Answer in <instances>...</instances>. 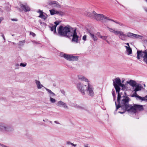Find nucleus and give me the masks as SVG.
Returning <instances> with one entry per match:
<instances>
[{
    "label": "nucleus",
    "instance_id": "obj_23",
    "mask_svg": "<svg viewBox=\"0 0 147 147\" xmlns=\"http://www.w3.org/2000/svg\"><path fill=\"white\" fill-rule=\"evenodd\" d=\"M136 88H135L134 91H135V93L134 94H133L132 96V97H134L135 96L136 97V96L138 95L137 94L136 92L137 91L140 90H141V87L139 86H136Z\"/></svg>",
    "mask_w": 147,
    "mask_h": 147
},
{
    "label": "nucleus",
    "instance_id": "obj_37",
    "mask_svg": "<svg viewBox=\"0 0 147 147\" xmlns=\"http://www.w3.org/2000/svg\"><path fill=\"white\" fill-rule=\"evenodd\" d=\"M30 34L33 37L35 36L36 35L35 33L32 32H30Z\"/></svg>",
    "mask_w": 147,
    "mask_h": 147
},
{
    "label": "nucleus",
    "instance_id": "obj_53",
    "mask_svg": "<svg viewBox=\"0 0 147 147\" xmlns=\"http://www.w3.org/2000/svg\"><path fill=\"white\" fill-rule=\"evenodd\" d=\"M12 35L13 36H14V34H12Z\"/></svg>",
    "mask_w": 147,
    "mask_h": 147
},
{
    "label": "nucleus",
    "instance_id": "obj_15",
    "mask_svg": "<svg viewBox=\"0 0 147 147\" xmlns=\"http://www.w3.org/2000/svg\"><path fill=\"white\" fill-rule=\"evenodd\" d=\"M87 33L90 36L94 41H96L98 39L97 37L94 36L93 34L90 30H87Z\"/></svg>",
    "mask_w": 147,
    "mask_h": 147
},
{
    "label": "nucleus",
    "instance_id": "obj_38",
    "mask_svg": "<svg viewBox=\"0 0 147 147\" xmlns=\"http://www.w3.org/2000/svg\"><path fill=\"white\" fill-rule=\"evenodd\" d=\"M1 34H2L1 36L3 37V39L4 40V42H5V38L4 35L2 33H1Z\"/></svg>",
    "mask_w": 147,
    "mask_h": 147
},
{
    "label": "nucleus",
    "instance_id": "obj_49",
    "mask_svg": "<svg viewBox=\"0 0 147 147\" xmlns=\"http://www.w3.org/2000/svg\"><path fill=\"white\" fill-rule=\"evenodd\" d=\"M119 113H121V114H123V113H124V112H122L119 111Z\"/></svg>",
    "mask_w": 147,
    "mask_h": 147
},
{
    "label": "nucleus",
    "instance_id": "obj_21",
    "mask_svg": "<svg viewBox=\"0 0 147 147\" xmlns=\"http://www.w3.org/2000/svg\"><path fill=\"white\" fill-rule=\"evenodd\" d=\"M71 55H70L67 54H64L62 56V57H64L66 59L71 61Z\"/></svg>",
    "mask_w": 147,
    "mask_h": 147
},
{
    "label": "nucleus",
    "instance_id": "obj_36",
    "mask_svg": "<svg viewBox=\"0 0 147 147\" xmlns=\"http://www.w3.org/2000/svg\"><path fill=\"white\" fill-rule=\"evenodd\" d=\"M87 36L86 35H84L82 37V39L84 41H85L86 40Z\"/></svg>",
    "mask_w": 147,
    "mask_h": 147
},
{
    "label": "nucleus",
    "instance_id": "obj_13",
    "mask_svg": "<svg viewBox=\"0 0 147 147\" xmlns=\"http://www.w3.org/2000/svg\"><path fill=\"white\" fill-rule=\"evenodd\" d=\"M57 106L60 107H63L65 109H68V107L66 103L62 101H58L57 103Z\"/></svg>",
    "mask_w": 147,
    "mask_h": 147
},
{
    "label": "nucleus",
    "instance_id": "obj_20",
    "mask_svg": "<svg viewBox=\"0 0 147 147\" xmlns=\"http://www.w3.org/2000/svg\"><path fill=\"white\" fill-rule=\"evenodd\" d=\"M127 83L133 87L136 86V83L135 81L131 80L129 81H127Z\"/></svg>",
    "mask_w": 147,
    "mask_h": 147
},
{
    "label": "nucleus",
    "instance_id": "obj_12",
    "mask_svg": "<svg viewBox=\"0 0 147 147\" xmlns=\"http://www.w3.org/2000/svg\"><path fill=\"white\" fill-rule=\"evenodd\" d=\"M127 36L133 38H141L142 36L139 35L133 34L130 32H127L126 34Z\"/></svg>",
    "mask_w": 147,
    "mask_h": 147
},
{
    "label": "nucleus",
    "instance_id": "obj_45",
    "mask_svg": "<svg viewBox=\"0 0 147 147\" xmlns=\"http://www.w3.org/2000/svg\"><path fill=\"white\" fill-rule=\"evenodd\" d=\"M118 24L121 26H123V24L120 22H119V23H118Z\"/></svg>",
    "mask_w": 147,
    "mask_h": 147
},
{
    "label": "nucleus",
    "instance_id": "obj_39",
    "mask_svg": "<svg viewBox=\"0 0 147 147\" xmlns=\"http://www.w3.org/2000/svg\"><path fill=\"white\" fill-rule=\"evenodd\" d=\"M143 9H144V10L147 13V7H143Z\"/></svg>",
    "mask_w": 147,
    "mask_h": 147
},
{
    "label": "nucleus",
    "instance_id": "obj_9",
    "mask_svg": "<svg viewBox=\"0 0 147 147\" xmlns=\"http://www.w3.org/2000/svg\"><path fill=\"white\" fill-rule=\"evenodd\" d=\"M121 84V80L119 78H115L114 81H113V84L117 92H119L120 88L119 86Z\"/></svg>",
    "mask_w": 147,
    "mask_h": 147
},
{
    "label": "nucleus",
    "instance_id": "obj_44",
    "mask_svg": "<svg viewBox=\"0 0 147 147\" xmlns=\"http://www.w3.org/2000/svg\"><path fill=\"white\" fill-rule=\"evenodd\" d=\"M11 20H12V21H18V20L17 19H11Z\"/></svg>",
    "mask_w": 147,
    "mask_h": 147
},
{
    "label": "nucleus",
    "instance_id": "obj_18",
    "mask_svg": "<svg viewBox=\"0 0 147 147\" xmlns=\"http://www.w3.org/2000/svg\"><path fill=\"white\" fill-rule=\"evenodd\" d=\"M44 88L46 90L48 93L49 94V97H54L55 95V94L52 92L49 89L47 88L44 87Z\"/></svg>",
    "mask_w": 147,
    "mask_h": 147
},
{
    "label": "nucleus",
    "instance_id": "obj_54",
    "mask_svg": "<svg viewBox=\"0 0 147 147\" xmlns=\"http://www.w3.org/2000/svg\"><path fill=\"white\" fill-rule=\"evenodd\" d=\"M43 121H45L44 120H43Z\"/></svg>",
    "mask_w": 147,
    "mask_h": 147
},
{
    "label": "nucleus",
    "instance_id": "obj_10",
    "mask_svg": "<svg viewBox=\"0 0 147 147\" xmlns=\"http://www.w3.org/2000/svg\"><path fill=\"white\" fill-rule=\"evenodd\" d=\"M87 88L86 90L87 93L89 96H92L94 95V88L91 85H90L89 83H88Z\"/></svg>",
    "mask_w": 147,
    "mask_h": 147
},
{
    "label": "nucleus",
    "instance_id": "obj_56",
    "mask_svg": "<svg viewBox=\"0 0 147 147\" xmlns=\"http://www.w3.org/2000/svg\"><path fill=\"white\" fill-rule=\"evenodd\" d=\"M123 81H122V83H123Z\"/></svg>",
    "mask_w": 147,
    "mask_h": 147
},
{
    "label": "nucleus",
    "instance_id": "obj_3",
    "mask_svg": "<svg viewBox=\"0 0 147 147\" xmlns=\"http://www.w3.org/2000/svg\"><path fill=\"white\" fill-rule=\"evenodd\" d=\"M85 14L88 16L96 19L97 20H103L104 19L107 20L109 19V18L102 14L97 13L95 11L92 12V15H91L90 12H86Z\"/></svg>",
    "mask_w": 147,
    "mask_h": 147
},
{
    "label": "nucleus",
    "instance_id": "obj_35",
    "mask_svg": "<svg viewBox=\"0 0 147 147\" xmlns=\"http://www.w3.org/2000/svg\"><path fill=\"white\" fill-rule=\"evenodd\" d=\"M108 20L114 22H115L117 24H118V23H119V22H117V21H115V20H113L111 19H110L109 18V19H108Z\"/></svg>",
    "mask_w": 147,
    "mask_h": 147
},
{
    "label": "nucleus",
    "instance_id": "obj_33",
    "mask_svg": "<svg viewBox=\"0 0 147 147\" xmlns=\"http://www.w3.org/2000/svg\"><path fill=\"white\" fill-rule=\"evenodd\" d=\"M27 63H21L20 64V66L23 67H25Z\"/></svg>",
    "mask_w": 147,
    "mask_h": 147
},
{
    "label": "nucleus",
    "instance_id": "obj_29",
    "mask_svg": "<svg viewBox=\"0 0 147 147\" xmlns=\"http://www.w3.org/2000/svg\"><path fill=\"white\" fill-rule=\"evenodd\" d=\"M56 11L54 9H51L49 10L50 12V13L51 14V15H53L55 14V12Z\"/></svg>",
    "mask_w": 147,
    "mask_h": 147
},
{
    "label": "nucleus",
    "instance_id": "obj_2",
    "mask_svg": "<svg viewBox=\"0 0 147 147\" xmlns=\"http://www.w3.org/2000/svg\"><path fill=\"white\" fill-rule=\"evenodd\" d=\"M130 99L128 96L123 95L121 96L119 92L118 93L117 101L118 104L117 105L116 102L115 104L116 107V110H117L120 107H122L125 111H129V110L131 105H129V102Z\"/></svg>",
    "mask_w": 147,
    "mask_h": 147
},
{
    "label": "nucleus",
    "instance_id": "obj_6",
    "mask_svg": "<svg viewBox=\"0 0 147 147\" xmlns=\"http://www.w3.org/2000/svg\"><path fill=\"white\" fill-rule=\"evenodd\" d=\"M140 57H143L144 58L143 61L147 64V50L144 51H137V58L140 59Z\"/></svg>",
    "mask_w": 147,
    "mask_h": 147
},
{
    "label": "nucleus",
    "instance_id": "obj_19",
    "mask_svg": "<svg viewBox=\"0 0 147 147\" xmlns=\"http://www.w3.org/2000/svg\"><path fill=\"white\" fill-rule=\"evenodd\" d=\"M78 78L80 80L85 81L86 82H88V80L85 77L82 75H78Z\"/></svg>",
    "mask_w": 147,
    "mask_h": 147
},
{
    "label": "nucleus",
    "instance_id": "obj_4",
    "mask_svg": "<svg viewBox=\"0 0 147 147\" xmlns=\"http://www.w3.org/2000/svg\"><path fill=\"white\" fill-rule=\"evenodd\" d=\"M14 130L13 127L7 125L3 122H0V131L3 132L10 133Z\"/></svg>",
    "mask_w": 147,
    "mask_h": 147
},
{
    "label": "nucleus",
    "instance_id": "obj_50",
    "mask_svg": "<svg viewBox=\"0 0 147 147\" xmlns=\"http://www.w3.org/2000/svg\"><path fill=\"white\" fill-rule=\"evenodd\" d=\"M84 147H88V146L87 145H85Z\"/></svg>",
    "mask_w": 147,
    "mask_h": 147
},
{
    "label": "nucleus",
    "instance_id": "obj_46",
    "mask_svg": "<svg viewBox=\"0 0 147 147\" xmlns=\"http://www.w3.org/2000/svg\"><path fill=\"white\" fill-rule=\"evenodd\" d=\"M33 42L34 44H38V42H37L35 41H34Z\"/></svg>",
    "mask_w": 147,
    "mask_h": 147
},
{
    "label": "nucleus",
    "instance_id": "obj_11",
    "mask_svg": "<svg viewBox=\"0 0 147 147\" xmlns=\"http://www.w3.org/2000/svg\"><path fill=\"white\" fill-rule=\"evenodd\" d=\"M48 3L49 5L52 6L53 7L59 8L61 7V5L59 3L55 1H48Z\"/></svg>",
    "mask_w": 147,
    "mask_h": 147
},
{
    "label": "nucleus",
    "instance_id": "obj_24",
    "mask_svg": "<svg viewBox=\"0 0 147 147\" xmlns=\"http://www.w3.org/2000/svg\"><path fill=\"white\" fill-rule=\"evenodd\" d=\"M136 97L138 98L139 99L141 100H147V96H146L145 97H142L139 95H137L136 96Z\"/></svg>",
    "mask_w": 147,
    "mask_h": 147
},
{
    "label": "nucleus",
    "instance_id": "obj_16",
    "mask_svg": "<svg viewBox=\"0 0 147 147\" xmlns=\"http://www.w3.org/2000/svg\"><path fill=\"white\" fill-rule=\"evenodd\" d=\"M34 82L38 89H41L43 87V86L41 84L39 80H35Z\"/></svg>",
    "mask_w": 147,
    "mask_h": 147
},
{
    "label": "nucleus",
    "instance_id": "obj_47",
    "mask_svg": "<svg viewBox=\"0 0 147 147\" xmlns=\"http://www.w3.org/2000/svg\"><path fill=\"white\" fill-rule=\"evenodd\" d=\"M71 145L75 147L76 146V144H75L72 143H71Z\"/></svg>",
    "mask_w": 147,
    "mask_h": 147
},
{
    "label": "nucleus",
    "instance_id": "obj_52",
    "mask_svg": "<svg viewBox=\"0 0 147 147\" xmlns=\"http://www.w3.org/2000/svg\"><path fill=\"white\" fill-rule=\"evenodd\" d=\"M50 122L51 123H52V121H50Z\"/></svg>",
    "mask_w": 147,
    "mask_h": 147
},
{
    "label": "nucleus",
    "instance_id": "obj_31",
    "mask_svg": "<svg viewBox=\"0 0 147 147\" xmlns=\"http://www.w3.org/2000/svg\"><path fill=\"white\" fill-rule=\"evenodd\" d=\"M119 86L121 87L124 90L126 89L127 88H126L125 85L122 84H121Z\"/></svg>",
    "mask_w": 147,
    "mask_h": 147
},
{
    "label": "nucleus",
    "instance_id": "obj_17",
    "mask_svg": "<svg viewBox=\"0 0 147 147\" xmlns=\"http://www.w3.org/2000/svg\"><path fill=\"white\" fill-rule=\"evenodd\" d=\"M37 12L40 13V15L38 16L39 17L44 20L46 19L47 17V16H46V14L40 10H39V11Z\"/></svg>",
    "mask_w": 147,
    "mask_h": 147
},
{
    "label": "nucleus",
    "instance_id": "obj_14",
    "mask_svg": "<svg viewBox=\"0 0 147 147\" xmlns=\"http://www.w3.org/2000/svg\"><path fill=\"white\" fill-rule=\"evenodd\" d=\"M21 7L26 12L30 10V8L29 6L26 4H23L20 3Z\"/></svg>",
    "mask_w": 147,
    "mask_h": 147
},
{
    "label": "nucleus",
    "instance_id": "obj_42",
    "mask_svg": "<svg viewBox=\"0 0 147 147\" xmlns=\"http://www.w3.org/2000/svg\"><path fill=\"white\" fill-rule=\"evenodd\" d=\"M54 122L56 124L61 125L60 123H59V122H58L57 121H54Z\"/></svg>",
    "mask_w": 147,
    "mask_h": 147
},
{
    "label": "nucleus",
    "instance_id": "obj_43",
    "mask_svg": "<svg viewBox=\"0 0 147 147\" xmlns=\"http://www.w3.org/2000/svg\"><path fill=\"white\" fill-rule=\"evenodd\" d=\"M66 144H67L68 145H71V143L69 141H68L67 142Z\"/></svg>",
    "mask_w": 147,
    "mask_h": 147
},
{
    "label": "nucleus",
    "instance_id": "obj_30",
    "mask_svg": "<svg viewBox=\"0 0 147 147\" xmlns=\"http://www.w3.org/2000/svg\"><path fill=\"white\" fill-rule=\"evenodd\" d=\"M25 40L20 41L19 42V45L20 46L23 45L25 43Z\"/></svg>",
    "mask_w": 147,
    "mask_h": 147
},
{
    "label": "nucleus",
    "instance_id": "obj_8",
    "mask_svg": "<svg viewBox=\"0 0 147 147\" xmlns=\"http://www.w3.org/2000/svg\"><path fill=\"white\" fill-rule=\"evenodd\" d=\"M130 107L128 112L134 113L138 111H142L144 109L143 106L136 104L134 105V106L131 105Z\"/></svg>",
    "mask_w": 147,
    "mask_h": 147
},
{
    "label": "nucleus",
    "instance_id": "obj_55",
    "mask_svg": "<svg viewBox=\"0 0 147 147\" xmlns=\"http://www.w3.org/2000/svg\"><path fill=\"white\" fill-rule=\"evenodd\" d=\"M145 1H146V2H147V0H145Z\"/></svg>",
    "mask_w": 147,
    "mask_h": 147
},
{
    "label": "nucleus",
    "instance_id": "obj_5",
    "mask_svg": "<svg viewBox=\"0 0 147 147\" xmlns=\"http://www.w3.org/2000/svg\"><path fill=\"white\" fill-rule=\"evenodd\" d=\"M108 28L110 32L114 33L115 35L118 36L119 38L122 40H126V35L122 31L115 30L114 29L112 28L109 27Z\"/></svg>",
    "mask_w": 147,
    "mask_h": 147
},
{
    "label": "nucleus",
    "instance_id": "obj_32",
    "mask_svg": "<svg viewBox=\"0 0 147 147\" xmlns=\"http://www.w3.org/2000/svg\"><path fill=\"white\" fill-rule=\"evenodd\" d=\"M55 14H59V15H62V12L61 11H56Z\"/></svg>",
    "mask_w": 147,
    "mask_h": 147
},
{
    "label": "nucleus",
    "instance_id": "obj_51",
    "mask_svg": "<svg viewBox=\"0 0 147 147\" xmlns=\"http://www.w3.org/2000/svg\"><path fill=\"white\" fill-rule=\"evenodd\" d=\"M12 43L13 44V45H15V43L14 42H12Z\"/></svg>",
    "mask_w": 147,
    "mask_h": 147
},
{
    "label": "nucleus",
    "instance_id": "obj_48",
    "mask_svg": "<svg viewBox=\"0 0 147 147\" xmlns=\"http://www.w3.org/2000/svg\"><path fill=\"white\" fill-rule=\"evenodd\" d=\"M125 44L127 45V47H130L129 43H125Z\"/></svg>",
    "mask_w": 147,
    "mask_h": 147
},
{
    "label": "nucleus",
    "instance_id": "obj_22",
    "mask_svg": "<svg viewBox=\"0 0 147 147\" xmlns=\"http://www.w3.org/2000/svg\"><path fill=\"white\" fill-rule=\"evenodd\" d=\"M126 49L127 54L128 55H129L132 53V51L130 47H129L126 46H125Z\"/></svg>",
    "mask_w": 147,
    "mask_h": 147
},
{
    "label": "nucleus",
    "instance_id": "obj_7",
    "mask_svg": "<svg viewBox=\"0 0 147 147\" xmlns=\"http://www.w3.org/2000/svg\"><path fill=\"white\" fill-rule=\"evenodd\" d=\"M87 82L86 84H84L82 83H79L77 84V88L78 90L82 93L83 95L85 94V92L86 91V90L87 88L88 83Z\"/></svg>",
    "mask_w": 147,
    "mask_h": 147
},
{
    "label": "nucleus",
    "instance_id": "obj_26",
    "mask_svg": "<svg viewBox=\"0 0 147 147\" xmlns=\"http://www.w3.org/2000/svg\"><path fill=\"white\" fill-rule=\"evenodd\" d=\"M107 36H100V38H102V39L105 40H106V42L109 44V42L107 40Z\"/></svg>",
    "mask_w": 147,
    "mask_h": 147
},
{
    "label": "nucleus",
    "instance_id": "obj_41",
    "mask_svg": "<svg viewBox=\"0 0 147 147\" xmlns=\"http://www.w3.org/2000/svg\"><path fill=\"white\" fill-rule=\"evenodd\" d=\"M96 35L98 37H100V36H101L100 35V32H98L96 33Z\"/></svg>",
    "mask_w": 147,
    "mask_h": 147
},
{
    "label": "nucleus",
    "instance_id": "obj_58",
    "mask_svg": "<svg viewBox=\"0 0 147 147\" xmlns=\"http://www.w3.org/2000/svg\"><path fill=\"white\" fill-rule=\"evenodd\" d=\"M17 65L18 66H19V65H18V64H17Z\"/></svg>",
    "mask_w": 147,
    "mask_h": 147
},
{
    "label": "nucleus",
    "instance_id": "obj_27",
    "mask_svg": "<svg viewBox=\"0 0 147 147\" xmlns=\"http://www.w3.org/2000/svg\"><path fill=\"white\" fill-rule=\"evenodd\" d=\"M56 27L54 26L52 27L51 28V31H53L54 30V34L56 33Z\"/></svg>",
    "mask_w": 147,
    "mask_h": 147
},
{
    "label": "nucleus",
    "instance_id": "obj_40",
    "mask_svg": "<svg viewBox=\"0 0 147 147\" xmlns=\"http://www.w3.org/2000/svg\"><path fill=\"white\" fill-rule=\"evenodd\" d=\"M112 94L114 97V100H115V92L114 91L113 92H112Z\"/></svg>",
    "mask_w": 147,
    "mask_h": 147
},
{
    "label": "nucleus",
    "instance_id": "obj_34",
    "mask_svg": "<svg viewBox=\"0 0 147 147\" xmlns=\"http://www.w3.org/2000/svg\"><path fill=\"white\" fill-rule=\"evenodd\" d=\"M60 23V22L58 21H55L54 22V24L55 25H54L55 27H57V26Z\"/></svg>",
    "mask_w": 147,
    "mask_h": 147
},
{
    "label": "nucleus",
    "instance_id": "obj_1",
    "mask_svg": "<svg viewBox=\"0 0 147 147\" xmlns=\"http://www.w3.org/2000/svg\"><path fill=\"white\" fill-rule=\"evenodd\" d=\"M58 34L60 36H66L70 38L72 37V42H78L79 36L77 35L76 29H74L69 25L64 27L61 26L58 29Z\"/></svg>",
    "mask_w": 147,
    "mask_h": 147
},
{
    "label": "nucleus",
    "instance_id": "obj_57",
    "mask_svg": "<svg viewBox=\"0 0 147 147\" xmlns=\"http://www.w3.org/2000/svg\"><path fill=\"white\" fill-rule=\"evenodd\" d=\"M2 146H4V145H2Z\"/></svg>",
    "mask_w": 147,
    "mask_h": 147
},
{
    "label": "nucleus",
    "instance_id": "obj_59",
    "mask_svg": "<svg viewBox=\"0 0 147 147\" xmlns=\"http://www.w3.org/2000/svg\"><path fill=\"white\" fill-rule=\"evenodd\" d=\"M82 109H84L83 108H81Z\"/></svg>",
    "mask_w": 147,
    "mask_h": 147
},
{
    "label": "nucleus",
    "instance_id": "obj_25",
    "mask_svg": "<svg viewBox=\"0 0 147 147\" xmlns=\"http://www.w3.org/2000/svg\"><path fill=\"white\" fill-rule=\"evenodd\" d=\"M78 60V57L77 56L71 55V61H77Z\"/></svg>",
    "mask_w": 147,
    "mask_h": 147
},
{
    "label": "nucleus",
    "instance_id": "obj_28",
    "mask_svg": "<svg viewBox=\"0 0 147 147\" xmlns=\"http://www.w3.org/2000/svg\"><path fill=\"white\" fill-rule=\"evenodd\" d=\"M53 97H50V102L52 103H55L56 102V100L55 99L53 98H52Z\"/></svg>",
    "mask_w": 147,
    "mask_h": 147
},
{
    "label": "nucleus",
    "instance_id": "obj_60",
    "mask_svg": "<svg viewBox=\"0 0 147 147\" xmlns=\"http://www.w3.org/2000/svg\"><path fill=\"white\" fill-rule=\"evenodd\" d=\"M4 147H6L5 146H4Z\"/></svg>",
    "mask_w": 147,
    "mask_h": 147
}]
</instances>
